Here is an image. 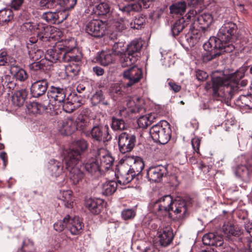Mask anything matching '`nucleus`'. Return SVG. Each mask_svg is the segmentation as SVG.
Wrapping results in <instances>:
<instances>
[{"label": "nucleus", "mask_w": 252, "mask_h": 252, "mask_svg": "<svg viewBox=\"0 0 252 252\" xmlns=\"http://www.w3.org/2000/svg\"><path fill=\"white\" fill-rule=\"evenodd\" d=\"M237 31V25L233 22L225 23L219 30L217 37H211L203 45L207 51L202 56L203 62H208L220 56L221 54L233 51L234 46L230 40Z\"/></svg>", "instance_id": "f257e3e1"}, {"label": "nucleus", "mask_w": 252, "mask_h": 252, "mask_svg": "<svg viewBox=\"0 0 252 252\" xmlns=\"http://www.w3.org/2000/svg\"><path fill=\"white\" fill-rule=\"evenodd\" d=\"M244 76L243 73L236 71L227 76L214 77L212 80L211 84L207 83L206 89L211 87L213 90V96L214 98L221 101L228 103L233 95L238 91L239 89V81ZM247 81L242 80L240 85L245 87Z\"/></svg>", "instance_id": "f03ea898"}, {"label": "nucleus", "mask_w": 252, "mask_h": 252, "mask_svg": "<svg viewBox=\"0 0 252 252\" xmlns=\"http://www.w3.org/2000/svg\"><path fill=\"white\" fill-rule=\"evenodd\" d=\"M154 211L163 215H166L172 211L175 214L182 213V217H186L187 203L185 200L178 198L173 200L170 195H164L156 201L153 205Z\"/></svg>", "instance_id": "7ed1b4c3"}, {"label": "nucleus", "mask_w": 252, "mask_h": 252, "mask_svg": "<svg viewBox=\"0 0 252 252\" xmlns=\"http://www.w3.org/2000/svg\"><path fill=\"white\" fill-rule=\"evenodd\" d=\"M188 14L185 17L176 20L171 26V32L173 36L178 35L181 32L188 34L190 39L197 40L199 39L200 34L199 29H195L194 25L190 23L187 19Z\"/></svg>", "instance_id": "20e7f679"}, {"label": "nucleus", "mask_w": 252, "mask_h": 252, "mask_svg": "<svg viewBox=\"0 0 252 252\" xmlns=\"http://www.w3.org/2000/svg\"><path fill=\"white\" fill-rule=\"evenodd\" d=\"M143 43L144 41L142 39H137L133 40L127 45L126 52L120 59V63L123 67L135 63L138 60Z\"/></svg>", "instance_id": "39448f33"}, {"label": "nucleus", "mask_w": 252, "mask_h": 252, "mask_svg": "<svg viewBox=\"0 0 252 252\" xmlns=\"http://www.w3.org/2000/svg\"><path fill=\"white\" fill-rule=\"evenodd\" d=\"M193 18L194 22L192 25H194L195 29H199L201 36L202 32L204 31L206 28L209 27L213 21L212 15L206 12L203 11V8H197V9H191L188 13L187 19H190Z\"/></svg>", "instance_id": "423d86ee"}, {"label": "nucleus", "mask_w": 252, "mask_h": 252, "mask_svg": "<svg viewBox=\"0 0 252 252\" xmlns=\"http://www.w3.org/2000/svg\"><path fill=\"white\" fill-rule=\"evenodd\" d=\"M150 133L154 141L163 145L170 139L171 130L167 121H160L151 127Z\"/></svg>", "instance_id": "0eeeda50"}, {"label": "nucleus", "mask_w": 252, "mask_h": 252, "mask_svg": "<svg viewBox=\"0 0 252 252\" xmlns=\"http://www.w3.org/2000/svg\"><path fill=\"white\" fill-rule=\"evenodd\" d=\"M126 104L127 107L120 110L118 113V116L122 119L128 118L131 114H143L145 112V109L143 107L144 101L139 97L127 96L126 98Z\"/></svg>", "instance_id": "6e6552de"}, {"label": "nucleus", "mask_w": 252, "mask_h": 252, "mask_svg": "<svg viewBox=\"0 0 252 252\" xmlns=\"http://www.w3.org/2000/svg\"><path fill=\"white\" fill-rule=\"evenodd\" d=\"M72 154H70L69 157L64 158V161L66 166V169L69 172V177L74 184H78L84 177V174L81 169L82 167L80 160H79V156L77 155L75 159H71Z\"/></svg>", "instance_id": "1a4fd4ad"}, {"label": "nucleus", "mask_w": 252, "mask_h": 252, "mask_svg": "<svg viewBox=\"0 0 252 252\" xmlns=\"http://www.w3.org/2000/svg\"><path fill=\"white\" fill-rule=\"evenodd\" d=\"M91 138L94 141L105 143L112 139L110 129L108 125H95L90 132Z\"/></svg>", "instance_id": "9d476101"}, {"label": "nucleus", "mask_w": 252, "mask_h": 252, "mask_svg": "<svg viewBox=\"0 0 252 252\" xmlns=\"http://www.w3.org/2000/svg\"><path fill=\"white\" fill-rule=\"evenodd\" d=\"M136 137L126 132H123L118 137V146L121 153L125 154L132 151L135 145Z\"/></svg>", "instance_id": "9b49d317"}, {"label": "nucleus", "mask_w": 252, "mask_h": 252, "mask_svg": "<svg viewBox=\"0 0 252 252\" xmlns=\"http://www.w3.org/2000/svg\"><path fill=\"white\" fill-rule=\"evenodd\" d=\"M105 28V24L102 21L94 19L86 25L85 31L92 36L99 38L104 35Z\"/></svg>", "instance_id": "f8f14e48"}, {"label": "nucleus", "mask_w": 252, "mask_h": 252, "mask_svg": "<svg viewBox=\"0 0 252 252\" xmlns=\"http://www.w3.org/2000/svg\"><path fill=\"white\" fill-rule=\"evenodd\" d=\"M123 76L128 82L126 84V87H131L138 83L143 77V71L141 68L133 66L124 71Z\"/></svg>", "instance_id": "ddd939ff"}, {"label": "nucleus", "mask_w": 252, "mask_h": 252, "mask_svg": "<svg viewBox=\"0 0 252 252\" xmlns=\"http://www.w3.org/2000/svg\"><path fill=\"white\" fill-rule=\"evenodd\" d=\"M158 235L159 244L162 247L170 245L174 238L172 229L169 225H161L158 229Z\"/></svg>", "instance_id": "4468645a"}, {"label": "nucleus", "mask_w": 252, "mask_h": 252, "mask_svg": "<svg viewBox=\"0 0 252 252\" xmlns=\"http://www.w3.org/2000/svg\"><path fill=\"white\" fill-rule=\"evenodd\" d=\"M167 173V166L158 165L149 168L147 172V177L150 181L159 182Z\"/></svg>", "instance_id": "2eb2a0df"}, {"label": "nucleus", "mask_w": 252, "mask_h": 252, "mask_svg": "<svg viewBox=\"0 0 252 252\" xmlns=\"http://www.w3.org/2000/svg\"><path fill=\"white\" fill-rule=\"evenodd\" d=\"M95 157L99 162L101 169H108L112 166L114 159L105 149H98L95 153Z\"/></svg>", "instance_id": "dca6fc26"}, {"label": "nucleus", "mask_w": 252, "mask_h": 252, "mask_svg": "<svg viewBox=\"0 0 252 252\" xmlns=\"http://www.w3.org/2000/svg\"><path fill=\"white\" fill-rule=\"evenodd\" d=\"M88 146L89 144L86 140L84 139L77 140L73 143L72 148L67 151L64 158H68L70 154H72L73 156L71 157V159H75L77 155L79 156V160H80L81 154L88 149Z\"/></svg>", "instance_id": "f3484780"}, {"label": "nucleus", "mask_w": 252, "mask_h": 252, "mask_svg": "<svg viewBox=\"0 0 252 252\" xmlns=\"http://www.w3.org/2000/svg\"><path fill=\"white\" fill-rule=\"evenodd\" d=\"M103 200L99 198H86L84 205L90 213L94 215L99 214L103 209Z\"/></svg>", "instance_id": "a211bd4d"}, {"label": "nucleus", "mask_w": 252, "mask_h": 252, "mask_svg": "<svg viewBox=\"0 0 252 252\" xmlns=\"http://www.w3.org/2000/svg\"><path fill=\"white\" fill-rule=\"evenodd\" d=\"M47 96L50 101H54L62 103L66 97L65 90L63 88L52 86L47 92Z\"/></svg>", "instance_id": "6ab92c4d"}, {"label": "nucleus", "mask_w": 252, "mask_h": 252, "mask_svg": "<svg viewBox=\"0 0 252 252\" xmlns=\"http://www.w3.org/2000/svg\"><path fill=\"white\" fill-rule=\"evenodd\" d=\"M73 43L69 48L67 47L66 51L63 52L62 62L67 63L81 62V53L76 48H73Z\"/></svg>", "instance_id": "aec40b11"}, {"label": "nucleus", "mask_w": 252, "mask_h": 252, "mask_svg": "<svg viewBox=\"0 0 252 252\" xmlns=\"http://www.w3.org/2000/svg\"><path fill=\"white\" fill-rule=\"evenodd\" d=\"M48 83L46 79H41L33 83L31 87V93L34 97H39L45 94Z\"/></svg>", "instance_id": "412c9836"}, {"label": "nucleus", "mask_w": 252, "mask_h": 252, "mask_svg": "<svg viewBox=\"0 0 252 252\" xmlns=\"http://www.w3.org/2000/svg\"><path fill=\"white\" fill-rule=\"evenodd\" d=\"M84 226L82 219L78 217L71 218L69 215L68 230L72 235L80 234Z\"/></svg>", "instance_id": "4be33fe9"}, {"label": "nucleus", "mask_w": 252, "mask_h": 252, "mask_svg": "<svg viewBox=\"0 0 252 252\" xmlns=\"http://www.w3.org/2000/svg\"><path fill=\"white\" fill-rule=\"evenodd\" d=\"M82 168H85L87 172L95 177H98L101 175L102 169L95 157L89 159Z\"/></svg>", "instance_id": "5701e85b"}, {"label": "nucleus", "mask_w": 252, "mask_h": 252, "mask_svg": "<svg viewBox=\"0 0 252 252\" xmlns=\"http://www.w3.org/2000/svg\"><path fill=\"white\" fill-rule=\"evenodd\" d=\"M48 169L52 177L57 178L61 176L62 178L64 179L63 166V163L54 159H51L49 162Z\"/></svg>", "instance_id": "b1692460"}, {"label": "nucleus", "mask_w": 252, "mask_h": 252, "mask_svg": "<svg viewBox=\"0 0 252 252\" xmlns=\"http://www.w3.org/2000/svg\"><path fill=\"white\" fill-rule=\"evenodd\" d=\"M63 55L62 48L60 47V45H58L47 50L45 54V58L46 60L52 63H56L57 61L62 62Z\"/></svg>", "instance_id": "393cba45"}, {"label": "nucleus", "mask_w": 252, "mask_h": 252, "mask_svg": "<svg viewBox=\"0 0 252 252\" xmlns=\"http://www.w3.org/2000/svg\"><path fill=\"white\" fill-rule=\"evenodd\" d=\"M202 242L205 245L220 247L223 244V238L220 235L209 233L203 236Z\"/></svg>", "instance_id": "a878e982"}, {"label": "nucleus", "mask_w": 252, "mask_h": 252, "mask_svg": "<svg viewBox=\"0 0 252 252\" xmlns=\"http://www.w3.org/2000/svg\"><path fill=\"white\" fill-rule=\"evenodd\" d=\"M63 14V12L60 11H47L43 13L41 18L50 24L60 23L64 19L62 17Z\"/></svg>", "instance_id": "bb28decb"}, {"label": "nucleus", "mask_w": 252, "mask_h": 252, "mask_svg": "<svg viewBox=\"0 0 252 252\" xmlns=\"http://www.w3.org/2000/svg\"><path fill=\"white\" fill-rule=\"evenodd\" d=\"M61 128V132L63 134L69 135L73 132L76 128V125L74 120L70 118H66L59 125Z\"/></svg>", "instance_id": "cd10ccee"}, {"label": "nucleus", "mask_w": 252, "mask_h": 252, "mask_svg": "<svg viewBox=\"0 0 252 252\" xmlns=\"http://www.w3.org/2000/svg\"><path fill=\"white\" fill-rule=\"evenodd\" d=\"M222 230L226 237L230 240H233V237L239 236L241 234L239 228L229 223L223 225Z\"/></svg>", "instance_id": "c85d7f7f"}, {"label": "nucleus", "mask_w": 252, "mask_h": 252, "mask_svg": "<svg viewBox=\"0 0 252 252\" xmlns=\"http://www.w3.org/2000/svg\"><path fill=\"white\" fill-rule=\"evenodd\" d=\"M28 94V91L26 89H22L15 92L12 96L13 104L18 107L22 106Z\"/></svg>", "instance_id": "c756f323"}, {"label": "nucleus", "mask_w": 252, "mask_h": 252, "mask_svg": "<svg viewBox=\"0 0 252 252\" xmlns=\"http://www.w3.org/2000/svg\"><path fill=\"white\" fill-rule=\"evenodd\" d=\"M58 198L63 201L64 206L68 208H71L73 206V199L72 192L70 190L61 191Z\"/></svg>", "instance_id": "7c9ffc66"}, {"label": "nucleus", "mask_w": 252, "mask_h": 252, "mask_svg": "<svg viewBox=\"0 0 252 252\" xmlns=\"http://www.w3.org/2000/svg\"><path fill=\"white\" fill-rule=\"evenodd\" d=\"M117 188V183L113 180L105 182L101 185V193L104 196L113 194Z\"/></svg>", "instance_id": "2f4dec72"}, {"label": "nucleus", "mask_w": 252, "mask_h": 252, "mask_svg": "<svg viewBox=\"0 0 252 252\" xmlns=\"http://www.w3.org/2000/svg\"><path fill=\"white\" fill-rule=\"evenodd\" d=\"M91 119L87 116L84 115L82 112L77 117L76 122V128L80 130L84 131L90 125Z\"/></svg>", "instance_id": "473e14b6"}, {"label": "nucleus", "mask_w": 252, "mask_h": 252, "mask_svg": "<svg viewBox=\"0 0 252 252\" xmlns=\"http://www.w3.org/2000/svg\"><path fill=\"white\" fill-rule=\"evenodd\" d=\"M50 28L42 24H38L36 27L35 32L37 37L41 40H47L49 37V30Z\"/></svg>", "instance_id": "72a5a7b5"}, {"label": "nucleus", "mask_w": 252, "mask_h": 252, "mask_svg": "<svg viewBox=\"0 0 252 252\" xmlns=\"http://www.w3.org/2000/svg\"><path fill=\"white\" fill-rule=\"evenodd\" d=\"M114 55L112 53L102 51L97 59V61L102 65L107 66L113 63L115 60Z\"/></svg>", "instance_id": "f704fd0d"}, {"label": "nucleus", "mask_w": 252, "mask_h": 252, "mask_svg": "<svg viewBox=\"0 0 252 252\" xmlns=\"http://www.w3.org/2000/svg\"><path fill=\"white\" fill-rule=\"evenodd\" d=\"M187 8V4L185 1H179L172 4L169 7L170 13L174 14H184Z\"/></svg>", "instance_id": "c9c22d12"}, {"label": "nucleus", "mask_w": 252, "mask_h": 252, "mask_svg": "<svg viewBox=\"0 0 252 252\" xmlns=\"http://www.w3.org/2000/svg\"><path fill=\"white\" fill-rule=\"evenodd\" d=\"M10 73L16 79L20 81H25L28 78V74L23 68L19 67H13L10 69Z\"/></svg>", "instance_id": "e433bc0d"}, {"label": "nucleus", "mask_w": 252, "mask_h": 252, "mask_svg": "<svg viewBox=\"0 0 252 252\" xmlns=\"http://www.w3.org/2000/svg\"><path fill=\"white\" fill-rule=\"evenodd\" d=\"M91 102L93 105H96L100 103L104 105L109 106L110 103L107 100H105L102 91H96L91 97Z\"/></svg>", "instance_id": "4c0bfd02"}, {"label": "nucleus", "mask_w": 252, "mask_h": 252, "mask_svg": "<svg viewBox=\"0 0 252 252\" xmlns=\"http://www.w3.org/2000/svg\"><path fill=\"white\" fill-rule=\"evenodd\" d=\"M134 176V173L129 169L126 172H120L118 175V182L121 185H126L129 183Z\"/></svg>", "instance_id": "58836bf2"}, {"label": "nucleus", "mask_w": 252, "mask_h": 252, "mask_svg": "<svg viewBox=\"0 0 252 252\" xmlns=\"http://www.w3.org/2000/svg\"><path fill=\"white\" fill-rule=\"evenodd\" d=\"M13 18V13L9 9L0 10V25H3L11 21Z\"/></svg>", "instance_id": "ea45409f"}, {"label": "nucleus", "mask_w": 252, "mask_h": 252, "mask_svg": "<svg viewBox=\"0 0 252 252\" xmlns=\"http://www.w3.org/2000/svg\"><path fill=\"white\" fill-rule=\"evenodd\" d=\"M53 8L57 5H60L64 7L65 10H70L74 8L76 4L77 0H54L53 1Z\"/></svg>", "instance_id": "a19ab883"}, {"label": "nucleus", "mask_w": 252, "mask_h": 252, "mask_svg": "<svg viewBox=\"0 0 252 252\" xmlns=\"http://www.w3.org/2000/svg\"><path fill=\"white\" fill-rule=\"evenodd\" d=\"M110 93L112 98L115 100L124 94V92L122 90L121 85L118 83L114 84L111 86Z\"/></svg>", "instance_id": "79ce46f5"}, {"label": "nucleus", "mask_w": 252, "mask_h": 252, "mask_svg": "<svg viewBox=\"0 0 252 252\" xmlns=\"http://www.w3.org/2000/svg\"><path fill=\"white\" fill-rule=\"evenodd\" d=\"M81 62L69 63L65 66V71L67 73H72L73 75L78 74L81 69Z\"/></svg>", "instance_id": "37998d69"}, {"label": "nucleus", "mask_w": 252, "mask_h": 252, "mask_svg": "<svg viewBox=\"0 0 252 252\" xmlns=\"http://www.w3.org/2000/svg\"><path fill=\"white\" fill-rule=\"evenodd\" d=\"M144 167V163L141 158H138L135 160L133 164L130 166V171L134 173V176L138 175Z\"/></svg>", "instance_id": "c03bdc74"}, {"label": "nucleus", "mask_w": 252, "mask_h": 252, "mask_svg": "<svg viewBox=\"0 0 252 252\" xmlns=\"http://www.w3.org/2000/svg\"><path fill=\"white\" fill-rule=\"evenodd\" d=\"M238 101L241 102L240 105L241 107L248 109H252V94L241 95Z\"/></svg>", "instance_id": "a18cd8bd"}, {"label": "nucleus", "mask_w": 252, "mask_h": 252, "mask_svg": "<svg viewBox=\"0 0 252 252\" xmlns=\"http://www.w3.org/2000/svg\"><path fill=\"white\" fill-rule=\"evenodd\" d=\"M69 215H66L62 220H58L54 224V228L56 231L62 232L64 228L68 229Z\"/></svg>", "instance_id": "49530a36"}, {"label": "nucleus", "mask_w": 252, "mask_h": 252, "mask_svg": "<svg viewBox=\"0 0 252 252\" xmlns=\"http://www.w3.org/2000/svg\"><path fill=\"white\" fill-rule=\"evenodd\" d=\"M111 126L114 130H122L125 128V123L123 119L113 117Z\"/></svg>", "instance_id": "de8ad7c7"}, {"label": "nucleus", "mask_w": 252, "mask_h": 252, "mask_svg": "<svg viewBox=\"0 0 252 252\" xmlns=\"http://www.w3.org/2000/svg\"><path fill=\"white\" fill-rule=\"evenodd\" d=\"M110 7L106 2H101L96 6L95 12L98 15H105L109 12Z\"/></svg>", "instance_id": "09e8293b"}, {"label": "nucleus", "mask_w": 252, "mask_h": 252, "mask_svg": "<svg viewBox=\"0 0 252 252\" xmlns=\"http://www.w3.org/2000/svg\"><path fill=\"white\" fill-rule=\"evenodd\" d=\"M30 58L33 61H37L44 56L43 52L40 49H32L29 52Z\"/></svg>", "instance_id": "8fccbe9b"}, {"label": "nucleus", "mask_w": 252, "mask_h": 252, "mask_svg": "<svg viewBox=\"0 0 252 252\" xmlns=\"http://www.w3.org/2000/svg\"><path fill=\"white\" fill-rule=\"evenodd\" d=\"M151 116L149 117H147L144 115L140 116L137 120V123L139 127L146 128L151 124Z\"/></svg>", "instance_id": "3c124183"}, {"label": "nucleus", "mask_w": 252, "mask_h": 252, "mask_svg": "<svg viewBox=\"0 0 252 252\" xmlns=\"http://www.w3.org/2000/svg\"><path fill=\"white\" fill-rule=\"evenodd\" d=\"M61 104H62L63 110L66 113H72L77 108V105H75V106H74L70 102L69 100L67 99H65Z\"/></svg>", "instance_id": "603ef678"}, {"label": "nucleus", "mask_w": 252, "mask_h": 252, "mask_svg": "<svg viewBox=\"0 0 252 252\" xmlns=\"http://www.w3.org/2000/svg\"><path fill=\"white\" fill-rule=\"evenodd\" d=\"M144 23V18L143 16H140L138 17H136L134 20L133 24L132 23H130V26L131 28L138 30L141 28L142 26Z\"/></svg>", "instance_id": "864d4df0"}, {"label": "nucleus", "mask_w": 252, "mask_h": 252, "mask_svg": "<svg viewBox=\"0 0 252 252\" xmlns=\"http://www.w3.org/2000/svg\"><path fill=\"white\" fill-rule=\"evenodd\" d=\"M37 24H34L31 22H25L21 26V30L25 32H35Z\"/></svg>", "instance_id": "5fc2aeb1"}, {"label": "nucleus", "mask_w": 252, "mask_h": 252, "mask_svg": "<svg viewBox=\"0 0 252 252\" xmlns=\"http://www.w3.org/2000/svg\"><path fill=\"white\" fill-rule=\"evenodd\" d=\"M204 0H188V5L193 7V9H197V8H204L203 1Z\"/></svg>", "instance_id": "6e6d98bb"}, {"label": "nucleus", "mask_w": 252, "mask_h": 252, "mask_svg": "<svg viewBox=\"0 0 252 252\" xmlns=\"http://www.w3.org/2000/svg\"><path fill=\"white\" fill-rule=\"evenodd\" d=\"M135 216V212L131 209H125L122 212V217L125 220L133 219Z\"/></svg>", "instance_id": "4d7b16f0"}, {"label": "nucleus", "mask_w": 252, "mask_h": 252, "mask_svg": "<svg viewBox=\"0 0 252 252\" xmlns=\"http://www.w3.org/2000/svg\"><path fill=\"white\" fill-rule=\"evenodd\" d=\"M33 243L29 240H24L23 242V246L21 249L22 252H29L33 247Z\"/></svg>", "instance_id": "13d9d810"}, {"label": "nucleus", "mask_w": 252, "mask_h": 252, "mask_svg": "<svg viewBox=\"0 0 252 252\" xmlns=\"http://www.w3.org/2000/svg\"><path fill=\"white\" fill-rule=\"evenodd\" d=\"M10 77V76L9 75L0 76V95L2 94L4 86L8 84V81H9Z\"/></svg>", "instance_id": "bf43d9fd"}, {"label": "nucleus", "mask_w": 252, "mask_h": 252, "mask_svg": "<svg viewBox=\"0 0 252 252\" xmlns=\"http://www.w3.org/2000/svg\"><path fill=\"white\" fill-rule=\"evenodd\" d=\"M67 99L69 100L70 102L74 106H75V105H77V108L80 106V100L78 98L77 94H70L67 98Z\"/></svg>", "instance_id": "052dcab7"}, {"label": "nucleus", "mask_w": 252, "mask_h": 252, "mask_svg": "<svg viewBox=\"0 0 252 252\" xmlns=\"http://www.w3.org/2000/svg\"><path fill=\"white\" fill-rule=\"evenodd\" d=\"M45 61L41 60L39 62H34L31 64V67L35 70L44 69V64Z\"/></svg>", "instance_id": "680f3d73"}, {"label": "nucleus", "mask_w": 252, "mask_h": 252, "mask_svg": "<svg viewBox=\"0 0 252 252\" xmlns=\"http://www.w3.org/2000/svg\"><path fill=\"white\" fill-rule=\"evenodd\" d=\"M136 5L135 4H127L126 6H120L119 9L123 12L129 14L130 12L135 10Z\"/></svg>", "instance_id": "e2e57ef3"}, {"label": "nucleus", "mask_w": 252, "mask_h": 252, "mask_svg": "<svg viewBox=\"0 0 252 252\" xmlns=\"http://www.w3.org/2000/svg\"><path fill=\"white\" fill-rule=\"evenodd\" d=\"M191 144L194 151L199 154V147L200 145V139L198 137H195L191 140Z\"/></svg>", "instance_id": "0e129e2a"}, {"label": "nucleus", "mask_w": 252, "mask_h": 252, "mask_svg": "<svg viewBox=\"0 0 252 252\" xmlns=\"http://www.w3.org/2000/svg\"><path fill=\"white\" fill-rule=\"evenodd\" d=\"M72 43H73V48H75V42L73 39H70L68 41H64V43L61 45H60V47L62 48V52H64L67 50L66 49L68 48L67 47H70L71 45H72Z\"/></svg>", "instance_id": "69168bd1"}, {"label": "nucleus", "mask_w": 252, "mask_h": 252, "mask_svg": "<svg viewBox=\"0 0 252 252\" xmlns=\"http://www.w3.org/2000/svg\"><path fill=\"white\" fill-rule=\"evenodd\" d=\"M119 43H115L112 47V54L114 56H120V59L123 56L124 54L122 51L119 50Z\"/></svg>", "instance_id": "338daca9"}, {"label": "nucleus", "mask_w": 252, "mask_h": 252, "mask_svg": "<svg viewBox=\"0 0 252 252\" xmlns=\"http://www.w3.org/2000/svg\"><path fill=\"white\" fill-rule=\"evenodd\" d=\"M24 1V0H12L11 7L15 10H18L22 5Z\"/></svg>", "instance_id": "774afa93"}]
</instances>
